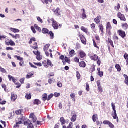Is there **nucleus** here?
Masks as SVG:
<instances>
[{"label":"nucleus","instance_id":"obj_1","mask_svg":"<svg viewBox=\"0 0 128 128\" xmlns=\"http://www.w3.org/2000/svg\"><path fill=\"white\" fill-rule=\"evenodd\" d=\"M33 64L37 66L42 67L43 66L46 68H48L50 66V68H52L54 66V64H52V60H50V59L44 60L42 62V64L40 62L36 63V62H34Z\"/></svg>","mask_w":128,"mask_h":128},{"label":"nucleus","instance_id":"obj_2","mask_svg":"<svg viewBox=\"0 0 128 128\" xmlns=\"http://www.w3.org/2000/svg\"><path fill=\"white\" fill-rule=\"evenodd\" d=\"M22 122H24V126H28L32 123L30 120H26V117L22 116L20 118H18V122L16 123V126H18V124H22Z\"/></svg>","mask_w":128,"mask_h":128},{"label":"nucleus","instance_id":"obj_3","mask_svg":"<svg viewBox=\"0 0 128 128\" xmlns=\"http://www.w3.org/2000/svg\"><path fill=\"white\" fill-rule=\"evenodd\" d=\"M78 36L80 38L82 44L85 46H86V37H84V35L81 34L80 33L78 34Z\"/></svg>","mask_w":128,"mask_h":128},{"label":"nucleus","instance_id":"obj_4","mask_svg":"<svg viewBox=\"0 0 128 128\" xmlns=\"http://www.w3.org/2000/svg\"><path fill=\"white\" fill-rule=\"evenodd\" d=\"M33 53L35 56H36V58L38 60L40 61L42 60V56L40 55V52L38 50L36 52L33 51Z\"/></svg>","mask_w":128,"mask_h":128},{"label":"nucleus","instance_id":"obj_5","mask_svg":"<svg viewBox=\"0 0 128 128\" xmlns=\"http://www.w3.org/2000/svg\"><path fill=\"white\" fill-rule=\"evenodd\" d=\"M118 34L120 36H121L122 38H124L126 36V32L122 30H118Z\"/></svg>","mask_w":128,"mask_h":128},{"label":"nucleus","instance_id":"obj_6","mask_svg":"<svg viewBox=\"0 0 128 128\" xmlns=\"http://www.w3.org/2000/svg\"><path fill=\"white\" fill-rule=\"evenodd\" d=\"M52 26L54 28V30H58L59 28L58 23L56 21L54 20V19L52 22Z\"/></svg>","mask_w":128,"mask_h":128},{"label":"nucleus","instance_id":"obj_7","mask_svg":"<svg viewBox=\"0 0 128 128\" xmlns=\"http://www.w3.org/2000/svg\"><path fill=\"white\" fill-rule=\"evenodd\" d=\"M118 18H120L121 20H122L123 22H126V16H124V15L122 14L120 12H118Z\"/></svg>","mask_w":128,"mask_h":128},{"label":"nucleus","instance_id":"obj_8","mask_svg":"<svg viewBox=\"0 0 128 128\" xmlns=\"http://www.w3.org/2000/svg\"><path fill=\"white\" fill-rule=\"evenodd\" d=\"M81 30L82 32H84L87 36H90V32H88V28H86L84 26L81 27Z\"/></svg>","mask_w":128,"mask_h":128},{"label":"nucleus","instance_id":"obj_9","mask_svg":"<svg viewBox=\"0 0 128 128\" xmlns=\"http://www.w3.org/2000/svg\"><path fill=\"white\" fill-rule=\"evenodd\" d=\"M30 118H32L33 120V122H36V120H38V118H36V116L34 115V114L32 113L30 115Z\"/></svg>","mask_w":128,"mask_h":128},{"label":"nucleus","instance_id":"obj_10","mask_svg":"<svg viewBox=\"0 0 128 128\" xmlns=\"http://www.w3.org/2000/svg\"><path fill=\"white\" fill-rule=\"evenodd\" d=\"M94 20L96 24H99L100 23V20H102V16H98V17L96 18Z\"/></svg>","mask_w":128,"mask_h":128},{"label":"nucleus","instance_id":"obj_11","mask_svg":"<svg viewBox=\"0 0 128 128\" xmlns=\"http://www.w3.org/2000/svg\"><path fill=\"white\" fill-rule=\"evenodd\" d=\"M79 56H80V58L84 60V58H86V52H80L79 53Z\"/></svg>","mask_w":128,"mask_h":128},{"label":"nucleus","instance_id":"obj_12","mask_svg":"<svg viewBox=\"0 0 128 128\" xmlns=\"http://www.w3.org/2000/svg\"><path fill=\"white\" fill-rule=\"evenodd\" d=\"M99 29L100 30L102 34H104V25L102 24H99Z\"/></svg>","mask_w":128,"mask_h":128},{"label":"nucleus","instance_id":"obj_13","mask_svg":"<svg viewBox=\"0 0 128 128\" xmlns=\"http://www.w3.org/2000/svg\"><path fill=\"white\" fill-rule=\"evenodd\" d=\"M49 52H50V53L46 51V52H46V56H48V57H49L50 56L51 58H54V56H52V50H49Z\"/></svg>","mask_w":128,"mask_h":128},{"label":"nucleus","instance_id":"obj_14","mask_svg":"<svg viewBox=\"0 0 128 128\" xmlns=\"http://www.w3.org/2000/svg\"><path fill=\"white\" fill-rule=\"evenodd\" d=\"M34 106H40V104H42V101L38 99H36L34 101Z\"/></svg>","mask_w":128,"mask_h":128},{"label":"nucleus","instance_id":"obj_15","mask_svg":"<svg viewBox=\"0 0 128 128\" xmlns=\"http://www.w3.org/2000/svg\"><path fill=\"white\" fill-rule=\"evenodd\" d=\"M34 72H30L26 76V78L27 80H28L29 78H32L34 77Z\"/></svg>","mask_w":128,"mask_h":128},{"label":"nucleus","instance_id":"obj_16","mask_svg":"<svg viewBox=\"0 0 128 128\" xmlns=\"http://www.w3.org/2000/svg\"><path fill=\"white\" fill-rule=\"evenodd\" d=\"M90 58L92 60H94V62L98 60V56L96 54H94L93 56H91Z\"/></svg>","mask_w":128,"mask_h":128},{"label":"nucleus","instance_id":"obj_17","mask_svg":"<svg viewBox=\"0 0 128 128\" xmlns=\"http://www.w3.org/2000/svg\"><path fill=\"white\" fill-rule=\"evenodd\" d=\"M98 75L100 76V78H102L104 76V72L100 71V68H98Z\"/></svg>","mask_w":128,"mask_h":128},{"label":"nucleus","instance_id":"obj_18","mask_svg":"<svg viewBox=\"0 0 128 128\" xmlns=\"http://www.w3.org/2000/svg\"><path fill=\"white\" fill-rule=\"evenodd\" d=\"M42 4H48V3L50 2V4L52 3V0H40Z\"/></svg>","mask_w":128,"mask_h":128},{"label":"nucleus","instance_id":"obj_19","mask_svg":"<svg viewBox=\"0 0 128 128\" xmlns=\"http://www.w3.org/2000/svg\"><path fill=\"white\" fill-rule=\"evenodd\" d=\"M79 66L80 68H84L86 66V64L84 62H79Z\"/></svg>","mask_w":128,"mask_h":128},{"label":"nucleus","instance_id":"obj_20","mask_svg":"<svg viewBox=\"0 0 128 128\" xmlns=\"http://www.w3.org/2000/svg\"><path fill=\"white\" fill-rule=\"evenodd\" d=\"M54 12L56 16H60V8H56Z\"/></svg>","mask_w":128,"mask_h":128},{"label":"nucleus","instance_id":"obj_21","mask_svg":"<svg viewBox=\"0 0 128 128\" xmlns=\"http://www.w3.org/2000/svg\"><path fill=\"white\" fill-rule=\"evenodd\" d=\"M106 30H112V24H110V22H108L107 23Z\"/></svg>","mask_w":128,"mask_h":128},{"label":"nucleus","instance_id":"obj_22","mask_svg":"<svg viewBox=\"0 0 128 128\" xmlns=\"http://www.w3.org/2000/svg\"><path fill=\"white\" fill-rule=\"evenodd\" d=\"M34 28H36V30H38V32H42V28H40V26H38L36 24L34 25Z\"/></svg>","mask_w":128,"mask_h":128},{"label":"nucleus","instance_id":"obj_23","mask_svg":"<svg viewBox=\"0 0 128 128\" xmlns=\"http://www.w3.org/2000/svg\"><path fill=\"white\" fill-rule=\"evenodd\" d=\"M32 48H33V50H38V43L34 42V46H32Z\"/></svg>","mask_w":128,"mask_h":128},{"label":"nucleus","instance_id":"obj_24","mask_svg":"<svg viewBox=\"0 0 128 128\" xmlns=\"http://www.w3.org/2000/svg\"><path fill=\"white\" fill-rule=\"evenodd\" d=\"M48 34L50 36L51 40H54V32L52 31H50Z\"/></svg>","mask_w":128,"mask_h":128},{"label":"nucleus","instance_id":"obj_25","mask_svg":"<svg viewBox=\"0 0 128 128\" xmlns=\"http://www.w3.org/2000/svg\"><path fill=\"white\" fill-rule=\"evenodd\" d=\"M60 122L62 124V126H64V124H66V120L64 119V118L62 117L60 118Z\"/></svg>","mask_w":128,"mask_h":128},{"label":"nucleus","instance_id":"obj_26","mask_svg":"<svg viewBox=\"0 0 128 128\" xmlns=\"http://www.w3.org/2000/svg\"><path fill=\"white\" fill-rule=\"evenodd\" d=\"M42 32L44 34H48V32H50V30L46 28H43L42 30Z\"/></svg>","mask_w":128,"mask_h":128},{"label":"nucleus","instance_id":"obj_27","mask_svg":"<svg viewBox=\"0 0 128 128\" xmlns=\"http://www.w3.org/2000/svg\"><path fill=\"white\" fill-rule=\"evenodd\" d=\"M70 56H71V58H72L73 56H76V51L74 50H72L71 51L69 52Z\"/></svg>","mask_w":128,"mask_h":128},{"label":"nucleus","instance_id":"obj_28","mask_svg":"<svg viewBox=\"0 0 128 128\" xmlns=\"http://www.w3.org/2000/svg\"><path fill=\"white\" fill-rule=\"evenodd\" d=\"M116 68L118 72H122V67H120V66L119 64H116Z\"/></svg>","mask_w":128,"mask_h":128},{"label":"nucleus","instance_id":"obj_29","mask_svg":"<svg viewBox=\"0 0 128 128\" xmlns=\"http://www.w3.org/2000/svg\"><path fill=\"white\" fill-rule=\"evenodd\" d=\"M124 76L125 78L124 82L126 84V86H128V75L124 74Z\"/></svg>","mask_w":128,"mask_h":128},{"label":"nucleus","instance_id":"obj_30","mask_svg":"<svg viewBox=\"0 0 128 128\" xmlns=\"http://www.w3.org/2000/svg\"><path fill=\"white\" fill-rule=\"evenodd\" d=\"M48 96L46 94H43L42 100H43V102H46V100H48Z\"/></svg>","mask_w":128,"mask_h":128},{"label":"nucleus","instance_id":"obj_31","mask_svg":"<svg viewBox=\"0 0 128 128\" xmlns=\"http://www.w3.org/2000/svg\"><path fill=\"white\" fill-rule=\"evenodd\" d=\"M82 12H83V13L82 14V18L83 20H86V10L84 9L82 10Z\"/></svg>","mask_w":128,"mask_h":128},{"label":"nucleus","instance_id":"obj_32","mask_svg":"<svg viewBox=\"0 0 128 128\" xmlns=\"http://www.w3.org/2000/svg\"><path fill=\"white\" fill-rule=\"evenodd\" d=\"M50 44H48L45 45L44 48V52H48V49L50 48Z\"/></svg>","mask_w":128,"mask_h":128},{"label":"nucleus","instance_id":"obj_33","mask_svg":"<svg viewBox=\"0 0 128 128\" xmlns=\"http://www.w3.org/2000/svg\"><path fill=\"white\" fill-rule=\"evenodd\" d=\"M16 96L14 94V93H12V102H16Z\"/></svg>","mask_w":128,"mask_h":128},{"label":"nucleus","instance_id":"obj_34","mask_svg":"<svg viewBox=\"0 0 128 128\" xmlns=\"http://www.w3.org/2000/svg\"><path fill=\"white\" fill-rule=\"evenodd\" d=\"M108 44H110L111 46H112V48H114V42H112V39L108 38Z\"/></svg>","mask_w":128,"mask_h":128},{"label":"nucleus","instance_id":"obj_35","mask_svg":"<svg viewBox=\"0 0 128 128\" xmlns=\"http://www.w3.org/2000/svg\"><path fill=\"white\" fill-rule=\"evenodd\" d=\"M8 78L10 82H12V80L13 82H14V84L16 83V79L12 77V76L9 75L8 76Z\"/></svg>","mask_w":128,"mask_h":128},{"label":"nucleus","instance_id":"obj_36","mask_svg":"<svg viewBox=\"0 0 128 128\" xmlns=\"http://www.w3.org/2000/svg\"><path fill=\"white\" fill-rule=\"evenodd\" d=\"M73 126H74V123L70 122L69 125L67 126V128H66V126H64L63 128H72Z\"/></svg>","mask_w":128,"mask_h":128},{"label":"nucleus","instance_id":"obj_37","mask_svg":"<svg viewBox=\"0 0 128 128\" xmlns=\"http://www.w3.org/2000/svg\"><path fill=\"white\" fill-rule=\"evenodd\" d=\"M94 46V48H96L98 49V50H100V46H98V44H96V40H92Z\"/></svg>","mask_w":128,"mask_h":128},{"label":"nucleus","instance_id":"obj_38","mask_svg":"<svg viewBox=\"0 0 128 128\" xmlns=\"http://www.w3.org/2000/svg\"><path fill=\"white\" fill-rule=\"evenodd\" d=\"M2 88L4 89V90L6 92H8V88H6V85L4 84L2 85Z\"/></svg>","mask_w":128,"mask_h":128},{"label":"nucleus","instance_id":"obj_39","mask_svg":"<svg viewBox=\"0 0 128 128\" xmlns=\"http://www.w3.org/2000/svg\"><path fill=\"white\" fill-rule=\"evenodd\" d=\"M26 100H32V94L31 93L26 94Z\"/></svg>","mask_w":128,"mask_h":128},{"label":"nucleus","instance_id":"obj_40","mask_svg":"<svg viewBox=\"0 0 128 128\" xmlns=\"http://www.w3.org/2000/svg\"><path fill=\"white\" fill-rule=\"evenodd\" d=\"M112 116L114 120H116L118 118L116 112H114V113L112 114Z\"/></svg>","mask_w":128,"mask_h":128},{"label":"nucleus","instance_id":"obj_41","mask_svg":"<svg viewBox=\"0 0 128 128\" xmlns=\"http://www.w3.org/2000/svg\"><path fill=\"white\" fill-rule=\"evenodd\" d=\"M96 118H98V114H94L92 116V120L94 122H96Z\"/></svg>","mask_w":128,"mask_h":128},{"label":"nucleus","instance_id":"obj_42","mask_svg":"<svg viewBox=\"0 0 128 128\" xmlns=\"http://www.w3.org/2000/svg\"><path fill=\"white\" fill-rule=\"evenodd\" d=\"M7 46H15V44H14V41L12 40H10L8 43H7L6 44Z\"/></svg>","mask_w":128,"mask_h":128},{"label":"nucleus","instance_id":"obj_43","mask_svg":"<svg viewBox=\"0 0 128 128\" xmlns=\"http://www.w3.org/2000/svg\"><path fill=\"white\" fill-rule=\"evenodd\" d=\"M71 120H72V122H76V114L73 116L71 118Z\"/></svg>","mask_w":128,"mask_h":128},{"label":"nucleus","instance_id":"obj_44","mask_svg":"<svg viewBox=\"0 0 128 128\" xmlns=\"http://www.w3.org/2000/svg\"><path fill=\"white\" fill-rule=\"evenodd\" d=\"M122 28H123L124 30H128V24L126 23L124 24H123Z\"/></svg>","mask_w":128,"mask_h":128},{"label":"nucleus","instance_id":"obj_45","mask_svg":"<svg viewBox=\"0 0 128 128\" xmlns=\"http://www.w3.org/2000/svg\"><path fill=\"white\" fill-rule=\"evenodd\" d=\"M32 42H36V40L34 38H32L28 42V44H32Z\"/></svg>","mask_w":128,"mask_h":128},{"label":"nucleus","instance_id":"obj_46","mask_svg":"<svg viewBox=\"0 0 128 128\" xmlns=\"http://www.w3.org/2000/svg\"><path fill=\"white\" fill-rule=\"evenodd\" d=\"M115 10H117V12H120V4H118L117 6H115Z\"/></svg>","mask_w":128,"mask_h":128},{"label":"nucleus","instance_id":"obj_47","mask_svg":"<svg viewBox=\"0 0 128 128\" xmlns=\"http://www.w3.org/2000/svg\"><path fill=\"white\" fill-rule=\"evenodd\" d=\"M52 98H54V94H50L48 96V98L47 97V100L48 102V100H50Z\"/></svg>","mask_w":128,"mask_h":128},{"label":"nucleus","instance_id":"obj_48","mask_svg":"<svg viewBox=\"0 0 128 128\" xmlns=\"http://www.w3.org/2000/svg\"><path fill=\"white\" fill-rule=\"evenodd\" d=\"M76 73L78 80H80V72H78V71H76Z\"/></svg>","mask_w":128,"mask_h":128},{"label":"nucleus","instance_id":"obj_49","mask_svg":"<svg viewBox=\"0 0 128 128\" xmlns=\"http://www.w3.org/2000/svg\"><path fill=\"white\" fill-rule=\"evenodd\" d=\"M16 58L18 60H20V62H24V58L20 56H16Z\"/></svg>","mask_w":128,"mask_h":128},{"label":"nucleus","instance_id":"obj_50","mask_svg":"<svg viewBox=\"0 0 128 128\" xmlns=\"http://www.w3.org/2000/svg\"><path fill=\"white\" fill-rule=\"evenodd\" d=\"M65 62L68 64H70V59L68 57H65Z\"/></svg>","mask_w":128,"mask_h":128},{"label":"nucleus","instance_id":"obj_51","mask_svg":"<svg viewBox=\"0 0 128 128\" xmlns=\"http://www.w3.org/2000/svg\"><path fill=\"white\" fill-rule=\"evenodd\" d=\"M86 90H87L88 92H90V84H88V83H86Z\"/></svg>","mask_w":128,"mask_h":128},{"label":"nucleus","instance_id":"obj_52","mask_svg":"<svg viewBox=\"0 0 128 128\" xmlns=\"http://www.w3.org/2000/svg\"><path fill=\"white\" fill-rule=\"evenodd\" d=\"M112 110H113L114 112H116V105L112 103Z\"/></svg>","mask_w":128,"mask_h":128},{"label":"nucleus","instance_id":"obj_53","mask_svg":"<svg viewBox=\"0 0 128 128\" xmlns=\"http://www.w3.org/2000/svg\"><path fill=\"white\" fill-rule=\"evenodd\" d=\"M0 72H3V74H6V70L4 68H2L1 66H0Z\"/></svg>","mask_w":128,"mask_h":128},{"label":"nucleus","instance_id":"obj_54","mask_svg":"<svg viewBox=\"0 0 128 128\" xmlns=\"http://www.w3.org/2000/svg\"><path fill=\"white\" fill-rule=\"evenodd\" d=\"M110 122L108 121V120H104L103 122V124H107L108 126H109L110 124Z\"/></svg>","mask_w":128,"mask_h":128},{"label":"nucleus","instance_id":"obj_55","mask_svg":"<svg viewBox=\"0 0 128 128\" xmlns=\"http://www.w3.org/2000/svg\"><path fill=\"white\" fill-rule=\"evenodd\" d=\"M113 38L115 40H120V38H118V36H116V34H114V36Z\"/></svg>","mask_w":128,"mask_h":128},{"label":"nucleus","instance_id":"obj_56","mask_svg":"<svg viewBox=\"0 0 128 128\" xmlns=\"http://www.w3.org/2000/svg\"><path fill=\"white\" fill-rule=\"evenodd\" d=\"M31 30L34 34H36V30L34 27L32 26H31Z\"/></svg>","mask_w":128,"mask_h":128},{"label":"nucleus","instance_id":"obj_57","mask_svg":"<svg viewBox=\"0 0 128 128\" xmlns=\"http://www.w3.org/2000/svg\"><path fill=\"white\" fill-rule=\"evenodd\" d=\"M96 40L98 42H100V36L96 35Z\"/></svg>","mask_w":128,"mask_h":128},{"label":"nucleus","instance_id":"obj_58","mask_svg":"<svg viewBox=\"0 0 128 128\" xmlns=\"http://www.w3.org/2000/svg\"><path fill=\"white\" fill-rule=\"evenodd\" d=\"M70 96L71 98H74V100H76V94L74 93H72L70 95Z\"/></svg>","mask_w":128,"mask_h":128},{"label":"nucleus","instance_id":"obj_59","mask_svg":"<svg viewBox=\"0 0 128 128\" xmlns=\"http://www.w3.org/2000/svg\"><path fill=\"white\" fill-rule=\"evenodd\" d=\"M54 96H55V98H58V96H60V94L55 92L54 94Z\"/></svg>","mask_w":128,"mask_h":128},{"label":"nucleus","instance_id":"obj_60","mask_svg":"<svg viewBox=\"0 0 128 128\" xmlns=\"http://www.w3.org/2000/svg\"><path fill=\"white\" fill-rule=\"evenodd\" d=\"M92 30H96V24H92L90 26Z\"/></svg>","mask_w":128,"mask_h":128},{"label":"nucleus","instance_id":"obj_61","mask_svg":"<svg viewBox=\"0 0 128 128\" xmlns=\"http://www.w3.org/2000/svg\"><path fill=\"white\" fill-rule=\"evenodd\" d=\"M75 62H77L78 64V62H80V58H78V57H76L74 58V60Z\"/></svg>","mask_w":128,"mask_h":128},{"label":"nucleus","instance_id":"obj_62","mask_svg":"<svg viewBox=\"0 0 128 128\" xmlns=\"http://www.w3.org/2000/svg\"><path fill=\"white\" fill-rule=\"evenodd\" d=\"M29 64L31 68H36V69L38 68V67L36 66L33 65V64H32L31 62H30Z\"/></svg>","mask_w":128,"mask_h":128},{"label":"nucleus","instance_id":"obj_63","mask_svg":"<svg viewBox=\"0 0 128 128\" xmlns=\"http://www.w3.org/2000/svg\"><path fill=\"white\" fill-rule=\"evenodd\" d=\"M26 78H22L20 80V82L22 84H24V80H25Z\"/></svg>","mask_w":128,"mask_h":128},{"label":"nucleus","instance_id":"obj_64","mask_svg":"<svg viewBox=\"0 0 128 128\" xmlns=\"http://www.w3.org/2000/svg\"><path fill=\"white\" fill-rule=\"evenodd\" d=\"M28 128H34V124H29V125H28Z\"/></svg>","mask_w":128,"mask_h":128}]
</instances>
